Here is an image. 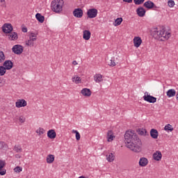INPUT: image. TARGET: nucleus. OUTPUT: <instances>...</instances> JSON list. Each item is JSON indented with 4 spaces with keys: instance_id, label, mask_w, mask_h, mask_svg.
Wrapping results in <instances>:
<instances>
[{
    "instance_id": "nucleus-1",
    "label": "nucleus",
    "mask_w": 178,
    "mask_h": 178,
    "mask_svg": "<svg viewBox=\"0 0 178 178\" xmlns=\"http://www.w3.org/2000/svg\"><path fill=\"white\" fill-rule=\"evenodd\" d=\"M127 148L134 152H141V140L138 138L134 131H127L124 135Z\"/></svg>"
},
{
    "instance_id": "nucleus-2",
    "label": "nucleus",
    "mask_w": 178,
    "mask_h": 178,
    "mask_svg": "<svg viewBox=\"0 0 178 178\" xmlns=\"http://www.w3.org/2000/svg\"><path fill=\"white\" fill-rule=\"evenodd\" d=\"M152 35L155 40L165 41V40H169V38H170L171 34L169 32H166L163 29L154 28L152 31Z\"/></svg>"
},
{
    "instance_id": "nucleus-3",
    "label": "nucleus",
    "mask_w": 178,
    "mask_h": 178,
    "mask_svg": "<svg viewBox=\"0 0 178 178\" xmlns=\"http://www.w3.org/2000/svg\"><path fill=\"white\" fill-rule=\"evenodd\" d=\"M63 5H65L63 0H54L51 1V8L53 12L60 13L63 10Z\"/></svg>"
},
{
    "instance_id": "nucleus-4",
    "label": "nucleus",
    "mask_w": 178,
    "mask_h": 178,
    "mask_svg": "<svg viewBox=\"0 0 178 178\" xmlns=\"http://www.w3.org/2000/svg\"><path fill=\"white\" fill-rule=\"evenodd\" d=\"M144 101L149 102V104H155L156 102V97L148 94V92H145L143 96Z\"/></svg>"
},
{
    "instance_id": "nucleus-5",
    "label": "nucleus",
    "mask_w": 178,
    "mask_h": 178,
    "mask_svg": "<svg viewBox=\"0 0 178 178\" xmlns=\"http://www.w3.org/2000/svg\"><path fill=\"white\" fill-rule=\"evenodd\" d=\"M12 51L16 55H21V54H23V46L20 44H15L12 48Z\"/></svg>"
},
{
    "instance_id": "nucleus-6",
    "label": "nucleus",
    "mask_w": 178,
    "mask_h": 178,
    "mask_svg": "<svg viewBox=\"0 0 178 178\" xmlns=\"http://www.w3.org/2000/svg\"><path fill=\"white\" fill-rule=\"evenodd\" d=\"M87 15L89 19H94V17H97V15H98V10L95 8H90L88 10Z\"/></svg>"
},
{
    "instance_id": "nucleus-7",
    "label": "nucleus",
    "mask_w": 178,
    "mask_h": 178,
    "mask_svg": "<svg viewBox=\"0 0 178 178\" xmlns=\"http://www.w3.org/2000/svg\"><path fill=\"white\" fill-rule=\"evenodd\" d=\"M2 30L6 34H9L13 31V26L10 24H5L2 27Z\"/></svg>"
},
{
    "instance_id": "nucleus-8",
    "label": "nucleus",
    "mask_w": 178,
    "mask_h": 178,
    "mask_svg": "<svg viewBox=\"0 0 178 178\" xmlns=\"http://www.w3.org/2000/svg\"><path fill=\"white\" fill-rule=\"evenodd\" d=\"M144 7L146 8L147 9H153V8L154 9H158V6H156L155 5V3H154V2H152V1H145L143 4Z\"/></svg>"
},
{
    "instance_id": "nucleus-9",
    "label": "nucleus",
    "mask_w": 178,
    "mask_h": 178,
    "mask_svg": "<svg viewBox=\"0 0 178 178\" xmlns=\"http://www.w3.org/2000/svg\"><path fill=\"white\" fill-rule=\"evenodd\" d=\"M16 108H24V106H27V102L24 99H18L15 102Z\"/></svg>"
},
{
    "instance_id": "nucleus-10",
    "label": "nucleus",
    "mask_w": 178,
    "mask_h": 178,
    "mask_svg": "<svg viewBox=\"0 0 178 178\" xmlns=\"http://www.w3.org/2000/svg\"><path fill=\"white\" fill-rule=\"evenodd\" d=\"M73 15L75 17L81 18L83 17V10L81 8H76L73 11Z\"/></svg>"
},
{
    "instance_id": "nucleus-11",
    "label": "nucleus",
    "mask_w": 178,
    "mask_h": 178,
    "mask_svg": "<svg viewBox=\"0 0 178 178\" xmlns=\"http://www.w3.org/2000/svg\"><path fill=\"white\" fill-rule=\"evenodd\" d=\"M3 66L5 67L6 70H10V69L13 67V63L8 60L3 63Z\"/></svg>"
},
{
    "instance_id": "nucleus-12",
    "label": "nucleus",
    "mask_w": 178,
    "mask_h": 178,
    "mask_svg": "<svg viewBox=\"0 0 178 178\" xmlns=\"http://www.w3.org/2000/svg\"><path fill=\"white\" fill-rule=\"evenodd\" d=\"M142 43H143V40H141V38L138 36L134 38V44L136 48H138V47H140V45H141Z\"/></svg>"
},
{
    "instance_id": "nucleus-13",
    "label": "nucleus",
    "mask_w": 178,
    "mask_h": 178,
    "mask_svg": "<svg viewBox=\"0 0 178 178\" xmlns=\"http://www.w3.org/2000/svg\"><path fill=\"white\" fill-rule=\"evenodd\" d=\"M148 165V159L145 157H142L139 160V166L144 168Z\"/></svg>"
},
{
    "instance_id": "nucleus-14",
    "label": "nucleus",
    "mask_w": 178,
    "mask_h": 178,
    "mask_svg": "<svg viewBox=\"0 0 178 178\" xmlns=\"http://www.w3.org/2000/svg\"><path fill=\"white\" fill-rule=\"evenodd\" d=\"M5 161L0 160V175L1 176H3L6 175V170H3L5 168Z\"/></svg>"
},
{
    "instance_id": "nucleus-15",
    "label": "nucleus",
    "mask_w": 178,
    "mask_h": 178,
    "mask_svg": "<svg viewBox=\"0 0 178 178\" xmlns=\"http://www.w3.org/2000/svg\"><path fill=\"white\" fill-rule=\"evenodd\" d=\"M145 9L143 7L137 8L136 13L140 17H144L145 16Z\"/></svg>"
},
{
    "instance_id": "nucleus-16",
    "label": "nucleus",
    "mask_w": 178,
    "mask_h": 178,
    "mask_svg": "<svg viewBox=\"0 0 178 178\" xmlns=\"http://www.w3.org/2000/svg\"><path fill=\"white\" fill-rule=\"evenodd\" d=\"M47 137L51 138V140H54V138H56V132L55 130L50 129L47 131Z\"/></svg>"
},
{
    "instance_id": "nucleus-17",
    "label": "nucleus",
    "mask_w": 178,
    "mask_h": 178,
    "mask_svg": "<svg viewBox=\"0 0 178 178\" xmlns=\"http://www.w3.org/2000/svg\"><path fill=\"white\" fill-rule=\"evenodd\" d=\"M153 159L154 161H161L162 159V153L161 151H156L153 154Z\"/></svg>"
},
{
    "instance_id": "nucleus-18",
    "label": "nucleus",
    "mask_w": 178,
    "mask_h": 178,
    "mask_svg": "<svg viewBox=\"0 0 178 178\" xmlns=\"http://www.w3.org/2000/svg\"><path fill=\"white\" fill-rule=\"evenodd\" d=\"M8 38L9 40H10V41H15L19 38V36L17 35V33L10 32L8 34Z\"/></svg>"
},
{
    "instance_id": "nucleus-19",
    "label": "nucleus",
    "mask_w": 178,
    "mask_h": 178,
    "mask_svg": "<svg viewBox=\"0 0 178 178\" xmlns=\"http://www.w3.org/2000/svg\"><path fill=\"white\" fill-rule=\"evenodd\" d=\"M81 93L83 97H91V90L88 88L82 89Z\"/></svg>"
},
{
    "instance_id": "nucleus-20",
    "label": "nucleus",
    "mask_w": 178,
    "mask_h": 178,
    "mask_svg": "<svg viewBox=\"0 0 178 178\" xmlns=\"http://www.w3.org/2000/svg\"><path fill=\"white\" fill-rule=\"evenodd\" d=\"M83 40L88 41V40H90V38H91V32H90V31H88V30L83 31Z\"/></svg>"
},
{
    "instance_id": "nucleus-21",
    "label": "nucleus",
    "mask_w": 178,
    "mask_h": 178,
    "mask_svg": "<svg viewBox=\"0 0 178 178\" xmlns=\"http://www.w3.org/2000/svg\"><path fill=\"white\" fill-rule=\"evenodd\" d=\"M150 136L152 138H154V140H156V138H158V136H159L158 130H156L155 129H151Z\"/></svg>"
},
{
    "instance_id": "nucleus-22",
    "label": "nucleus",
    "mask_w": 178,
    "mask_h": 178,
    "mask_svg": "<svg viewBox=\"0 0 178 178\" xmlns=\"http://www.w3.org/2000/svg\"><path fill=\"white\" fill-rule=\"evenodd\" d=\"M176 95V90L175 89H170L167 91V97L168 98H172V97H175Z\"/></svg>"
},
{
    "instance_id": "nucleus-23",
    "label": "nucleus",
    "mask_w": 178,
    "mask_h": 178,
    "mask_svg": "<svg viewBox=\"0 0 178 178\" xmlns=\"http://www.w3.org/2000/svg\"><path fill=\"white\" fill-rule=\"evenodd\" d=\"M94 80L96 83H101L103 81L102 75L101 74H96L94 76Z\"/></svg>"
},
{
    "instance_id": "nucleus-24",
    "label": "nucleus",
    "mask_w": 178,
    "mask_h": 178,
    "mask_svg": "<svg viewBox=\"0 0 178 178\" xmlns=\"http://www.w3.org/2000/svg\"><path fill=\"white\" fill-rule=\"evenodd\" d=\"M35 18L39 22V23H44V20H45V17L41 15L40 13H37L35 15Z\"/></svg>"
},
{
    "instance_id": "nucleus-25",
    "label": "nucleus",
    "mask_w": 178,
    "mask_h": 178,
    "mask_svg": "<svg viewBox=\"0 0 178 178\" xmlns=\"http://www.w3.org/2000/svg\"><path fill=\"white\" fill-rule=\"evenodd\" d=\"M55 161V156L54 154H49L47 156V163H52Z\"/></svg>"
},
{
    "instance_id": "nucleus-26",
    "label": "nucleus",
    "mask_w": 178,
    "mask_h": 178,
    "mask_svg": "<svg viewBox=\"0 0 178 178\" xmlns=\"http://www.w3.org/2000/svg\"><path fill=\"white\" fill-rule=\"evenodd\" d=\"M113 132L112 131H108L107 133V140L108 143H111V141L113 140Z\"/></svg>"
},
{
    "instance_id": "nucleus-27",
    "label": "nucleus",
    "mask_w": 178,
    "mask_h": 178,
    "mask_svg": "<svg viewBox=\"0 0 178 178\" xmlns=\"http://www.w3.org/2000/svg\"><path fill=\"white\" fill-rule=\"evenodd\" d=\"M14 151L17 153L23 152V148H22V146L20 145H15L14 147Z\"/></svg>"
},
{
    "instance_id": "nucleus-28",
    "label": "nucleus",
    "mask_w": 178,
    "mask_h": 178,
    "mask_svg": "<svg viewBox=\"0 0 178 178\" xmlns=\"http://www.w3.org/2000/svg\"><path fill=\"white\" fill-rule=\"evenodd\" d=\"M106 159L108 162H113V161H115V156L113 154L111 153L106 156Z\"/></svg>"
},
{
    "instance_id": "nucleus-29",
    "label": "nucleus",
    "mask_w": 178,
    "mask_h": 178,
    "mask_svg": "<svg viewBox=\"0 0 178 178\" xmlns=\"http://www.w3.org/2000/svg\"><path fill=\"white\" fill-rule=\"evenodd\" d=\"M72 81L76 83V84H80V83H81V79L80 77L75 76L72 78Z\"/></svg>"
},
{
    "instance_id": "nucleus-30",
    "label": "nucleus",
    "mask_w": 178,
    "mask_h": 178,
    "mask_svg": "<svg viewBox=\"0 0 178 178\" xmlns=\"http://www.w3.org/2000/svg\"><path fill=\"white\" fill-rule=\"evenodd\" d=\"M29 40L33 42L37 41V35H35V33H31L29 35Z\"/></svg>"
},
{
    "instance_id": "nucleus-31",
    "label": "nucleus",
    "mask_w": 178,
    "mask_h": 178,
    "mask_svg": "<svg viewBox=\"0 0 178 178\" xmlns=\"http://www.w3.org/2000/svg\"><path fill=\"white\" fill-rule=\"evenodd\" d=\"M36 133H37V134H38V136H42V134H44L45 133V129L40 127L39 129H38L36 130Z\"/></svg>"
},
{
    "instance_id": "nucleus-32",
    "label": "nucleus",
    "mask_w": 178,
    "mask_h": 178,
    "mask_svg": "<svg viewBox=\"0 0 178 178\" xmlns=\"http://www.w3.org/2000/svg\"><path fill=\"white\" fill-rule=\"evenodd\" d=\"M137 132L138 134H140V136H145V134H147V131L144 129H138Z\"/></svg>"
},
{
    "instance_id": "nucleus-33",
    "label": "nucleus",
    "mask_w": 178,
    "mask_h": 178,
    "mask_svg": "<svg viewBox=\"0 0 178 178\" xmlns=\"http://www.w3.org/2000/svg\"><path fill=\"white\" fill-rule=\"evenodd\" d=\"M72 133L74 134H76V140H77V141H79V140H80V138H81V136H80V133H79L78 131H77V130H74V129H73L72 130Z\"/></svg>"
},
{
    "instance_id": "nucleus-34",
    "label": "nucleus",
    "mask_w": 178,
    "mask_h": 178,
    "mask_svg": "<svg viewBox=\"0 0 178 178\" xmlns=\"http://www.w3.org/2000/svg\"><path fill=\"white\" fill-rule=\"evenodd\" d=\"M6 73V68H5L3 66H0V76H5Z\"/></svg>"
},
{
    "instance_id": "nucleus-35",
    "label": "nucleus",
    "mask_w": 178,
    "mask_h": 178,
    "mask_svg": "<svg viewBox=\"0 0 178 178\" xmlns=\"http://www.w3.org/2000/svg\"><path fill=\"white\" fill-rule=\"evenodd\" d=\"M5 59V54H3V51H0V63H2Z\"/></svg>"
},
{
    "instance_id": "nucleus-36",
    "label": "nucleus",
    "mask_w": 178,
    "mask_h": 178,
    "mask_svg": "<svg viewBox=\"0 0 178 178\" xmlns=\"http://www.w3.org/2000/svg\"><path fill=\"white\" fill-rule=\"evenodd\" d=\"M122 22H123V18H117L115 19V26H120V24H122Z\"/></svg>"
},
{
    "instance_id": "nucleus-37",
    "label": "nucleus",
    "mask_w": 178,
    "mask_h": 178,
    "mask_svg": "<svg viewBox=\"0 0 178 178\" xmlns=\"http://www.w3.org/2000/svg\"><path fill=\"white\" fill-rule=\"evenodd\" d=\"M164 130L165 131H173V128H172V125L170 124H168L167 125L165 126Z\"/></svg>"
},
{
    "instance_id": "nucleus-38",
    "label": "nucleus",
    "mask_w": 178,
    "mask_h": 178,
    "mask_svg": "<svg viewBox=\"0 0 178 178\" xmlns=\"http://www.w3.org/2000/svg\"><path fill=\"white\" fill-rule=\"evenodd\" d=\"M26 45H28V47H34V42L33 40H28L26 41Z\"/></svg>"
},
{
    "instance_id": "nucleus-39",
    "label": "nucleus",
    "mask_w": 178,
    "mask_h": 178,
    "mask_svg": "<svg viewBox=\"0 0 178 178\" xmlns=\"http://www.w3.org/2000/svg\"><path fill=\"white\" fill-rule=\"evenodd\" d=\"M22 170H23V168L20 166H17L14 168V172H15V173H20Z\"/></svg>"
},
{
    "instance_id": "nucleus-40",
    "label": "nucleus",
    "mask_w": 178,
    "mask_h": 178,
    "mask_svg": "<svg viewBox=\"0 0 178 178\" xmlns=\"http://www.w3.org/2000/svg\"><path fill=\"white\" fill-rule=\"evenodd\" d=\"M18 120H19V122H20V123H24V122H26V117H24L23 115H20L18 118Z\"/></svg>"
},
{
    "instance_id": "nucleus-41",
    "label": "nucleus",
    "mask_w": 178,
    "mask_h": 178,
    "mask_svg": "<svg viewBox=\"0 0 178 178\" xmlns=\"http://www.w3.org/2000/svg\"><path fill=\"white\" fill-rule=\"evenodd\" d=\"M145 0H134L135 5H141Z\"/></svg>"
},
{
    "instance_id": "nucleus-42",
    "label": "nucleus",
    "mask_w": 178,
    "mask_h": 178,
    "mask_svg": "<svg viewBox=\"0 0 178 178\" xmlns=\"http://www.w3.org/2000/svg\"><path fill=\"white\" fill-rule=\"evenodd\" d=\"M168 5L169 8H173V6H175V1H173V0L168 1Z\"/></svg>"
},
{
    "instance_id": "nucleus-43",
    "label": "nucleus",
    "mask_w": 178,
    "mask_h": 178,
    "mask_svg": "<svg viewBox=\"0 0 178 178\" xmlns=\"http://www.w3.org/2000/svg\"><path fill=\"white\" fill-rule=\"evenodd\" d=\"M109 65L112 67L116 66V63L115 62V59L111 58Z\"/></svg>"
},
{
    "instance_id": "nucleus-44",
    "label": "nucleus",
    "mask_w": 178,
    "mask_h": 178,
    "mask_svg": "<svg viewBox=\"0 0 178 178\" xmlns=\"http://www.w3.org/2000/svg\"><path fill=\"white\" fill-rule=\"evenodd\" d=\"M0 2L1 3H3V6H4V8H6V0H0Z\"/></svg>"
},
{
    "instance_id": "nucleus-45",
    "label": "nucleus",
    "mask_w": 178,
    "mask_h": 178,
    "mask_svg": "<svg viewBox=\"0 0 178 178\" xmlns=\"http://www.w3.org/2000/svg\"><path fill=\"white\" fill-rule=\"evenodd\" d=\"M5 145V143L4 142H0V148L2 149V148H3V146Z\"/></svg>"
},
{
    "instance_id": "nucleus-46",
    "label": "nucleus",
    "mask_w": 178,
    "mask_h": 178,
    "mask_svg": "<svg viewBox=\"0 0 178 178\" xmlns=\"http://www.w3.org/2000/svg\"><path fill=\"white\" fill-rule=\"evenodd\" d=\"M123 2H127V3H131L133 2V0H122Z\"/></svg>"
},
{
    "instance_id": "nucleus-47",
    "label": "nucleus",
    "mask_w": 178,
    "mask_h": 178,
    "mask_svg": "<svg viewBox=\"0 0 178 178\" xmlns=\"http://www.w3.org/2000/svg\"><path fill=\"white\" fill-rule=\"evenodd\" d=\"M22 32L23 33H27V27H23L22 28Z\"/></svg>"
},
{
    "instance_id": "nucleus-48",
    "label": "nucleus",
    "mask_w": 178,
    "mask_h": 178,
    "mask_svg": "<svg viewBox=\"0 0 178 178\" xmlns=\"http://www.w3.org/2000/svg\"><path fill=\"white\" fill-rule=\"evenodd\" d=\"M72 65H74V66H76V65H78L77 61L74 60V61L72 62Z\"/></svg>"
},
{
    "instance_id": "nucleus-49",
    "label": "nucleus",
    "mask_w": 178,
    "mask_h": 178,
    "mask_svg": "<svg viewBox=\"0 0 178 178\" xmlns=\"http://www.w3.org/2000/svg\"><path fill=\"white\" fill-rule=\"evenodd\" d=\"M16 158L19 157V154L15 155Z\"/></svg>"
},
{
    "instance_id": "nucleus-50",
    "label": "nucleus",
    "mask_w": 178,
    "mask_h": 178,
    "mask_svg": "<svg viewBox=\"0 0 178 178\" xmlns=\"http://www.w3.org/2000/svg\"><path fill=\"white\" fill-rule=\"evenodd\" d=\"M16 158L19 157V154L15 155Z\"/></svg>"
}]
</instances>
